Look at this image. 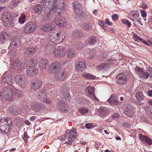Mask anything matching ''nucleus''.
<instances>
[{
    "label": "nucleus",
    "mask_w": 152,
    "mask_h": 152,
    "mask_svg": "<svg viewBox=\"0 0 152 152\" xmlns=\"http://www.w3.org/2000/svg\"><path fill=\"white\" fill-rule=\"evenodd\" d=\"M61 91L65 99L69 100L70 98V95L69 93V86L66 83L63 84L61 86Z\"/></svg>",
    "instance_id": "10"
},
{
    "label": "nucleus",
    "mask_w": 152,
    "mask_h": 152,
    "mask_svg": "<svg viewBox=\"0 0 152 152\" xmlns=\"http://www.w3.org/2000/svg\"><path fill=\"white\" fill-rule=\"evenodd\" d=\"M48 3L44 0L41 1V3L43 4L45 8L47 20H51L53 18H54L57 15H61V14L63 13L57 9L55 6H47V4L50 5Z\"/></svg>",
    "instance_id": "1"
},
{
    "label": "nucleus",
    "mask_w": 152,
    "mask_h": 152,
    "mask_svg": "<svg viewBox=\"0 0 152 152\" xmlns=\"http://www.w3.org/2000/svg\"><path fill=\"white\" fill-rule=\"evenodd\" d=\"M42 84V81L41 80L36 79L32 80L31 81V86L32 89L35 90L39 89Z\"/></svg>",
    "instance_id": "18"
},
{
    "label": "nucleus",
    "mask_w": 152,
    "mask_h": 152,
    "mask_svg": "<svg viewBox=\"0 0 152 152\" xmlns=\"http://www.w3.org/2000/svg\"><path fill=\"white\" fill-rule=\"evenodd\" d=\"M26 16L25 14H22L20 17L19 18L18 22L20 24H23L26 20Z\"/></svg>",
    "instance_id": "43"
},
{
    "label": "nucleus",
    "mask_w": 152,
    "mask_h": 152,
    "mask_svg": "<svg viewBox=\"0 0 152 152\" xmlns=\"http://www.w3.org/2000/svg\"><path fill=\"white\" fill-rule=\"evenodd\" d=\"M1 79L4 83L10 86L12 85L13 79L10 74L5 73L1 76Z\"/></svg>",
    "instance_id": "15"
},
{
    "label": "nucleus",
    "mask_w": 152,
    "mask_h": 152,
    "mask_svg": "<svg viewBox=\"0 0 152 152\" xmlns=\"http://www.w3.org/2000/svg\"><path fill=\"white\" fill-rule=\"evenodd\" d=\"M96 38L94 36H92L88 40V43L90 45H93L96 43Z\"/></svg>",
    "instance_id": "47"
},
{
    "label": "nucleus",
    "mask_w": 152,
    "mask_h": 152,
    "mask_svg": "<svg viewBox=\"0 0 152 152\" xmlns=\"http://www.w3.org/2000/svg\"><path fill=\"white\" fill-rule=\"evenodd\" d=\"M96 54V52L95 51V49H92L91 50L89 53V57L90 58H93L94 57Z\"/></svg>",
    "instance_id": "48"
},
{
    "label": "nucleus",
    "mask_w": 152,
    "mask_h": 152,
    "mask_svg": "<svg viewBox=\"0 0 152 152\" xmlns=\"http://www.w3.org/2000/svg\"><path fill=\"white\" fill-rule=\"evenodd\" d=\"M86 92L88 96L89 97L95 96L94 87H92L91 86H88L86 89Z\"/></svg>",
    "instance_id": "28"
},
{
    "label": "nucleus",
    "mask_w": 152,
    "mask_h": 152,
    "mask_svg": "<svg viewBox=\"0 0 152 152\" xmlns=\"http://www.w3.org/2000/svg\"><path fill=\"white\" fill-rule=\"evenodd\" d=\"M127 79L126 75L123 73H120L116 77L117 83L121 85H124L127 82Z\"/></svg>",
    "instance_id": "16"
},
{
    "label": "nucleus",
    "mask_w": 152,
    "mask_h": 152,
    "mask_svg": "<svg viewBox=\"0 0 152 152\" xmlns=\"http://www.w3.org/2000/svg\"><path fill=\"white\" fill-rule=\"evenodd\" d=\"M37 28V24L34 21L28 22L24 26L23 32L26 34L33 32Z\"/></svg>",
    "instance_id": "6"
},
{
    "label": "nucleus",
    "mask_w": 152,
    "mask_h": 152,
    "mask_svg": "<svg viewBox=\"0 0 152 152\" xmlns=\"http://www.w3.org/2000/svg\"><path fill=\"white\" fill-rule=\"evenodd\" d=\"M76 55V51L73 49L69 48L67 52V57L69 58L75 57Z\"/></svg>",
    "instance_id": "36"
},
{
    "label": "nucleus",
    "mask_w": 152,
    "mask_h": 152,
    "mask_svg": "<svg viewBox=\"0 0 152 152\" xmlns=\"http://www.w3.org/2000/svg\"><path fill=\"white\" fill-rule=\"evenodd\" d=\"M106 24H107L110 26H111L113 25V23L110 22L109 20L107 19H106L105 20Z\"/></svg>",
    "instance_id": "62"
},
{
    "label": "nucleus",
    "mask_w": 152,
    "mask_h": 152,
    "mask_svg": "<svg viewBox=\"0 0 152 152\" xmlns=\"http://www.w3.org/2000/svg\"><path fill=\"white\" fill-rule=\"evenodd\" d=\"M122 22L125 24H126L128 25V26L129 27L131 26V23L128 21V20H123L122 21Z\"/></svg>",
    "instance_id": "52"
},
{
    "label": "nucleus",
    "mask_w": 152,
    "mask_h": 152,
    "mask_svg": "<svg viewBox=\"0 0 152 152\" xmlns=\"http://www.w3.org/2000/svg\"><path fill=\"white\" fill-rule=\"evenodd\" d=\"M14 80L17 85L21 88H24L27 84V79L23 75L18 74L15 75Z\"/></svg>",
    "instance_id": "5"
},
{
    "label": "nucleus",
    "mask_w": 152,
    "mask_h": 152,
    "mask_svg": "<svg viewBox=\"0 0 152 152\" xmlns=\"http://www.w3.org/2000/svg\"><path fill=\"white\" fill-rule=\"evenodd\" d=\"M37 96L38 99L40 100L42 102L50 104H51L52 102L51 99L47 98L46 93L44 91H42L39 92Z\"/></svg>",
    "instance_id": "8"
},
{
    "label": "nucleus",
    "mask_w": 152,
    "mask_h": 152,
    "mask_svg": "<svg viewBox=\"0 0 152 152\" xmlns=\"http://www.w3.org/2000/svg\"><path fill=\"white\" fill-rule=\"evenodd\" d=\"M57 107L61 112H65L68 110L67 105L65 103H60L58 104Z\"/></svg>",
    "instance_id": "32"
},
{
    "label": "nucleus",
    "mask_w": 152,
    "mask_h": 152,
    "mask_svg": "<svg viewBox=\"0 0 152 152\" xmlns=\"http://www.w3.org/2000/svg\"><path fill=\"white\" fill-rule=\"evenodd\" d=\"M110 67V65L107 63H101L98 65L96 67V69L98 70H100L102 69L106 70Z\"/></svg>",
    "instance_id": "33"
},
{
    "label": "nucleus",
    "mask_w": 152,
    "mask_h": 152,
    "mask_svg": "<svg viewBox=\"0 0 152 152\" xmlns=\"http://www.w3.org/2000/svg\"><path fill=\"white\" fill-rule=\"evenodd\" d=\"M98 23L99 25L101 26L105 27L106 26L105 23L102 20L99 21Z\"/></svg>",
    "instance_id": "53"
},
{
    "label": "nucleus",
    "mask_w": 152,
    "mask_h": 152,
    "mask_svg": "<svg viewBox=\"0 0 152 152\" xmlns=\"http://www.w3.org/2000/svg\"><path fill=\"white\" fill-rule=\"evenodd\" d=\"M107 102L111 105H118L120 104V102L118 101L117 96L112 94Z\"/></svg>",
    "instance_id": "19"
},
{
    "label": "nucleus",
    "mask_w": 152,
    "mask_h": 152,
    "mask_svg": "<svg viewBox=\"0 0 152 152\" xmlns=\"http://www.w3.org/2000/svg\"><path fill=\"white\" fill-rule=\"evenodd\" d=\"M93 124L91 123H87L85 125V127L88 129H91L93 127Z\"/></svg>",
    "instance_id": "51"
},
{
    "label": "nucleus",
    "mask_w": 152,
    "mask_h": 152,
    "mask_svg": "<svg viewBox=\"0 0 152 152\" xmlns=\"http://www.w3.org/2000/svg\"><path fill=\"white\" fill-rule=\"evenodd\" d=\"M61 66L62 64L60 62L55 61L49 65L48 71L50 73H54L55 74L56 72L60 71Z\"/></svg>",
    "instance_id": "4"
},
{
    "label": "nucleus",
    "mask_w": 152,
    "mask_h": 152,
    "mask_svg": "<svg viewBox=\"0 0 152 152\" xmlns=\"http://www.w3.org/2000/svg\"><path fill=\"white\" fill-rule=\"evenodd\" d=\"M83 44L80 42H75L74 45V46L77 49L80 50L83 47Z\"/></svg>",
    "instance_id": "45"
},
{
    "label": "nucleus",
    "mask_w": 152,
    "mask_h": 152,
    "mask_svg": "<svg viewBox=\"0 0 152 152\" xmlns=\"http://www.w3.org/2000/svg\"><path fill=\"white\" fill-rule=\"evenodd\" d=\"M148 94L149 96L152 97V90L148 91Z\"/></svg>",
    "instance_id": "64"
},
{
    "label": "nucleus",
    "mask_w": 152,
    "mask_h": 152,
    "mask_svg": "<svg viewBox=\"0 0 152 152\" xmlns=\"http://www.w3.org/2000/svg\"><path fill=\"white\" fill-rule=\"evenodd\" d=\"M34 10L37 14L40 15L43 10L42 6L41 4H37L35 6Z\"/></svg>",
    "instance_id": "37"
},
{
    "label": "nucleus",
    "mask_w": 152,
    "mask_h": 152,
    "mask_svg": "<svg viewBox=\"0 0 152 152\" xmlns=\"http://www.w3.org/2000/svg\"><path fill=\"white\" fill-rule=\"evenodd\" d=\"M13 4L15 6H16L19 2V0H12Z\"/></svg>",
    "instance_id": "60"
},
{
    "label": "nucleus",
    "mask_w": 152,
    "mask_h": 152,
    "mask_svg": "<svg viewBox=\"0 0 152 152\" xmlns=\"http://www.w3.org/2000/svg\"><path fill=\"white\" fill-rule=\"evenodd\" d=\"M1 95L8 101H12L13 100V91L10 86L5 87L3 89Z\"/></svg>",
    "instance_id": "7"
},
{
    "label": "nucleus",
    "mask_w": 152,
    "mask_h": 152,
    "mask_svg": "<svg viewBox=\"0 0 152 152\" xmlns=\"http://www.w3.org/2000/svg\"><path fill=\"white\" fill-rule=\"evenodd\" d=\"M133 37V38L134 39L135 41L138 42L140 41L142 39L138 36L136 34H134Z\"/></svg>",
    "instance_id": "50"
},
{
    "label": "nucleus",
    "mask_w": 152,
    "mask_h": 152,
    "mask_svg": "<svg viewBox=\"0 0 152 152\" xmlns=\"http://www.w3.org/2000/svg\"><path fill=\"white\" fill-rule=\"evenodd\" d=\"M67 75L66 71H60L58 73L56 72L55 74V78L59 81H63L66 79Z\"/></svg>",
    "instance_id": "20"
},
{
    "label": "nucleus",
    "mask_w": 152,
    "mask_h": 152,
    "mask_svg": "<svg viewBox=\"0 0 152 152\" xmlns=\"http://www.w3.org/2000/svg\"><path fill=\"white\" fill-rule=\"evenodd\" d=\"M55 25L50 23L46 24L41 27L42 30L45 32H49L55 28Z\"/></svg>",
    "instance_id": "23"
},
{
    "label": "nucleus",
    "mask_w": 152,
    "mask_h": 152,
    "mask_svg": "<svg viewBox=\"0 0 152 152\" xmlns=\"http://www.w3.org/2000/svg\"><path fill=\"white\" fill-rule=\"evenodd\" d=\"M48 65V61L46 59L42 58L39 61V67L42 70L45 69Z\"/></svg>",
    "instance_id": "26"
},
{
    "label": "nucleus",
    "mask_w": 152,
    "mask_h": 152,
    "mask_svg": "<svg viewBox=\"0 0 152 152\" xmlns=\"http://www.w3.org/2000/svg\"><path fill=\"white\" fill-rule=\"evenodd\" d=\"M118 16L116 14H114L112 16V19L114 21H116L118 20Z\"/></svg>",
    "instance_id": "59"
},
{
    "label": "nucleus",
    "mask_w": 152,
    "mask_h": 152,
    "mask_svg": "<svg viewBox=\"0 0 152 152\" xmlns=\"http://www.w3.org/2000/svg\"><path fill=\"white\" fill-rule=\"evenodd\" d=\"M27 75L30 76H35L38 73V69L36 68H29L27 69L26 70Z\"/></svg>",
    "instance_id": "22"
},
{
    "label": "nucleus",
    "mask_w": 152,
    "mask_h": 152,
    "mask_svg": "<svg viewBox=\"0 0 152 152\" xmlns=\"http://www.w3.org/2000/svg\"><path fill=\"white\" fill-rule=\"evenodd\" d=\"M82 35V32L81 31H77L76 33V36L77 37H79L81 36Z\"/></svg>",
    "instance_id": "56"
},
{
    "label": "nucleus",
    "mask_w": 152,
    "mask_h": 152,
    "mask_svg": "<svg viewBox=\"0 0 152 152\" xmlns=\"http://www.w3.org/2000/svg\"><path fill=\"white\" fill-rule=\"evenodd\" d=\"M48 37L50 40L54 43H59L61 42L65 38V35L61 32L57 33H51L50 34Z\"/></svg>",
    "instance_id": "3"
},
{
    "label": "nucleus",
    "mask_w": 152,
    "mask_h": 152,
    "mask_svg": "<svg viewBox=\"0 0 152 152\" xmlns=\"http://www.w3.org/2000/svg\"><path fill=\"white\" fill-rule=\"evenodd\" d=\"M124 113L127 116L132 117L134 114L133 107L130 104H126L124 106Z\"/></svg>",
    "instance_id": "14"
},
{
    "label": "nucleus",
    "mask_w": 152,
    "mask_h": 152,
    "mask_svg": "<svg viewBox=\"0 0 152 152\" xmlns=\"http://www.w3.org/2000/svg\"><path fill=\"white\" fill-rule=\"evenodd\" d=\"M38 49L36 47H27L25 48L24 53L27 55H30L34 54Z\"/></svg>",
    "instance_id": "25"
},
{
    "label": "nucleus",
    "mask_w": 152,
    "mask_h": 152,
    "mask_svg": "<svg viewBox=\"0 0 152 152\" xmlns=\"http://www.w3.org/2000/svg\"><path fill=\"white\" fill-rule=\"evenodd\" d=\"M73 7L74 8V10L76 9H78L81 7V5L77 1H75L73 3Z\"/></svg>",
    "instance_id": "46"
},
{
    "label": "nucleus",
    "mask_w": 152,
    "mask_h": 152,
    "mask_svg": "<svg viewBox=\"0 0 152 152\" xmlns=\"http://www.w3.org/2000/svg\"><path fill=\"white\" fill-rule=\"evenodd\" d=\"M116 61V60L113 59H109L108 61L111 64H114L115 62Z\"/></svg>",
    "instance_id": "63"
},
{
    "label": "nucleus",
    "mask_w": 152,
    "mask_h": 152,
    "mask_svg": "<svg viewBox=\"0 0 152 152\" xmlns=\"http://www.w3.org/2000/svg\"><path fill=\"white\" fill-rule=\"evenodd\" d=\"M77 132L75 129L73 128L69 132L68 140L66 142V143L69 145L72 144L75 140L77 137Z\"/></svg>",
    "instance_id": "12"
},
{
    "label": "nucleus",
    "mask_w": 152,
    "mask_h": 152,
    "mask_svg": "<svg viewBox=\"0 0 152 152\" xmlns=\"http://www.w3.org/2000/svg\"><path fill=\"white\" fill-rule=\"evenodd\" d=\"M119 117L118 113H115L113 114L111 116V117L112 118H117Z\"/></svg>",
    "instance_id": "61"
},
{
    "label": "nucleus",
    "mask_w": 152,
    "mask_h": 152,
    "mask_svg": "<svg viewBox=\"0 0 152 152\" xmlns=\"http://www.w3.org/2000/svg\"><path fill=\"white\" fill-rule=\"evenodd\" d=\"M82 29L86 31L90 30L92 28V26L91 23L89 22L83 23L81 26Z\"/></svg>",
    "instance_id": "35"
},
{
    "label": "nucleus",
    "mask_w": 152,
    "mask_h": 152,
    "mask_svg": "<svg viewBox=\"0 0 152 152\" xmlns=\"http://www.w3.org/2000/svg\"><path fill=\"white\" fill-rule=\"evenodd\" d=\"M76 67L77 70L83 72L86 69V63L84 61L79 62L76 65Z\"/></svg>",
    "instance_id": "27"
},
{
    "label": "nucleus",
    "mask_w": 152,
    "mask_h": 152,
    "mask_svg": "<svg viewBox=\"0 0 152 152\" xmlns=\"http://www.w3.org/2000/svg\"><path fill=\"white\" fill-rule=\"evenodd\" d=\"M135 97L137 100L141 101L143 99V95L142 93L139 91L137 92V93L135 95Z\"/></svg>",
    "instance_id": "44"
},
{
    "label": "nucleus",
    "mask_w": 152,
    "mask_h": 152,
    "mask_svg": "<svg viewBox=\"0 0 152 152\" xmlns=\"http://www.w3.org/2000/svg\"><path fill=\"white\" fill-rule=\"evenodd\" d=\"M12 125V122L10 119L6 118L0 120V130L3 133H8L10 130V127Z\"/></svg>",
    "instance_id": "2"
},
{
    "label": "nucleus",
    "mask_w": 152,
    "mask_h": 152,
    "mask_svg": "<svg viewBox=\"0 0 152 152\" xmlns=\"http://www.w3.org/2000/svg\"><path fill=\"white\" fill-rule=\"evenodd\" d=\"M31 109L36 112H39L40 110H45V106L43 104L38 102L33 103L31 104Z\"/></svg>",
    "instance_id": "13"
},
{
    "label": "nucleus",
    "mask_w": 152,
    "mask_h": 152,
    "mask_svg": "<svg viewBox=\"0 0 152 152\" xmlns=\"http://www.w3.org/2000/svg\"><path fill=\"white\" fill-rule=\"evenodd\" d=\"M141 14L143 18L146 17L147 13L144 10H141Z\"/></svg>",
    "instance_id": "58"
},
{
    "label": "nucleus",
    "mask_w": 152,
    "mask_h": 152,
    "mask_svg": "<svg viewBox=\"0 0 152 152\" xmlns=\"http://www.w3.org/2000/svg\"><path fill=\"white\" fill-rule=\"evenodd\" d=\"M7 37V34L5 32H3L0 34V42H3Z\"/></svg>",
    "instance_id": "42"
},
{
    "label": "nucleus",
    "mask_w": 152,
    "mask_h": 152,
    "mask_svg": "<svg viewBox=\"0 0 152 152\" xmlns=\"http://www.w3.org/2000/svg\"><path fill=\"white\" fill-rule=\"evenodd\" d=\"M2 14V20L4 22L11 19L12 17L11 14L8 12H3Z\"/></svg>",
    "instance_id": "34"
},
{
    "label": "nucleus",
    "mask_w": 152,
    "mask_h": 152,
    "mask_svg": "<svg viewBox=\"0 0 152 152\" xmlns=\"http://www.w3.org/2000/svg\"><path fill=\"white\" fill-rule=\"evenodd\" d=\"M19 43V40L18 39H15L12 42L11 44L10 45V47L13 48H16L18 46V45Z\"/></svg>",
    "instance_id": "41"
},
{
    "label": "nucleus",
    "mask_w": 152,
    "mask_h": 152,
    "mask_svg": "<svg viewBox=\"0 0 152 152\" xmlns=\"http://www.w3.org/2000/svg\"><path fill=\"white\" fill-rule=\"evenodd\" d=\"M82 75L84 78L87 79H94L96 78L95 76L86 72L83 73L82 74Z\"/></svg>",
    "instance_id": "40"
},
{
    "label": "nucleus",
    "mask_w": 152,
    "mask_h": 152,
    "mask_svg": "<svg viewBox=\"0 0 152 152\" xmlns=\"http://www.w3.org/2000/svg\"><path fill=\"white\" fill-rule=\"evenodd\" d=\"M8 110L10 113L15 115H17L19 114L17 108H14L12 106L10 107L8 109Z\"/></svg>",
    "instance_id": "38"
},
{
    "label": "nucleus",
    "mask_w": 152,
    "mask_h": 152,
    "mask_svg": "<svg viewBox=\"0 0 152 152\" xmlns=\"http://www.w3.org/2000/svg\"><path fill=\"white\" fill-rule=\"evenodd\" d=\"M66 136L65 135V134H64L63 135L59 137H58V139L59 140H60L62 141L66 139Z\"/></svg>",
    "instance_id": "57"
},
{
    "label": "nucleus",
    "mask_w": 152,
    "mask_h": 152,
    "mask_svg": "<svg viewBox=\"0 0 152 152\" xmlns=\"http://www.w3.org/2000/svg\"><path fill=\"white\" fill-rule=\"evenodd\" d=\"M135 71L139 76L142 79H147L149 75L148 72L144 71L142 68L136 67L135 69Z\"/></svg>",
    "instance_id": "17"
},
{
    "label": "nucleus",
    "mask_w": 152,
    "mask_h": 152,
    "mask_svg": "<svg viewBox=\"0 0 152 152\" xmlns=\"http://www.w3.org/2000/svg\"><path fill=\"white\" fill-rule=\"evenodd\" d=\"M28 137H29L26 133L25 132L24 134V137H23V138L24 142H27Z\"/></svg>",
    "instance_id": "55"
},
{
    "label": "nucleus",
    "mask_w": 152,
    "mask_h": 152,
    "mask_svg": "<svg viewBox=\"0 0 152 152\" xmlns=\"http://www.w3.org/2000/svg\"><path fill=\"white\" fill-rule=\"evenodd\" d=\"M55 48V47L52 45H48L45 48V53L48 55H51L53 53L54 54Z\"/></svg>",
    "instance_id": "24"
},
{
    "label": "nucleus",
    "mask_w": 152,
    "mask_h": 152,
    "mask_svg": "<svg viewBox=\"0 0 152 152\" xmlns=\"http://www.w3.org/2000/svg\"><path fill=\"white\" fill-rule=\"evenodd\" d=\"M11 64L12 68L14 70L20 73V70H22L24 69L23 64L21 62L18 61L12 62Z\"/></svg>",
    "instance_id": "21"
},
{
    "label": "nucleus",
    "mask_w": 152,
    "mask_h": 152,
    "mask_svg": "<svg viewBox=\"0 0 152 152\" xmlns=\"http://www.w3.org/2000/svg\"><path fill=\"white\" fill-rule=\"evenodd\" d=\"M129 18L132 20H136L139 16V14L137 11L132 10L129 14Z\"/></svg>",
    "instance_id": "30"
},
{
    "label": "nucleus",
    "mask_w": 152,
    "mask_h": 152,
    "mask_svg": "<svg viewBox=\"0 0 152 152\" xmlns=\"http://www.w3.org/2000/svg\"><path fill=\"white\" fill-rule=\"evenodd\" d=\"M15 95L18 97H20L22 96V94L21 91L17 90L15 92Z\"/></svg>",
    "instance_id": "54"
},
{
    "label": "nucleus",
    "mask_w": 152,
    "mask_h": 152,
    "mask_svg": "<svg viewBox=\"0 0 152 152\" xmlns=\"http://www.w3.org/2000/svg\"><path fill=\"white\" fill-rule=\"evenodd\" d=\"M66 52V49L63 47L58 46L55 48L54 55L56 57H61L65 55Z\"/></svg>",
    "instance_id": "9"
},
{
    "label": "nucleus",
    "mask_w": 152,
    "mask_h": 152,
    "mask_svg": "<svg viewBox=\"0 0 152 152\" xmlns=\"http://www.w3.org/2000/svg\"><path fill=\"white\" fill-rule=\"evenodd\" d=\"M139 138L142 142H146L148 145H150L151 144V140L147 136L140 134L139 135Z\"/></svg>",
    "instance_id": "29"
},
{
    "label": "nucleus",
    "mask_w": 152,
    "mask_h": 152,
    "mask_svg": "<svg viewBox=\"0 0 152 152\" xmlns=\"http://www.w3.org/2000/svg\"><path fill=\"white\" fill-rule=\"evenodd\" d=\"M79 110L80 113L83 114L87 113L88 111V109L85 107L80 108H79Z\"/></svg>",
    "instance_id": "49"
},
{
    "label": "nucleus",
    "mask_w": 152,
    "mask_h": 152,
    "mask_svg": "<svg viewBox=\"0 0 152 152\" xmlns=\"http://www.w3.org/2000/svg\"><path fill=\"white\" fill-rule=\"evenodd\" d=\"M100 116L102 118L104 117L108 114L107 109L105 107H100L99 109Z\"/></svg>",
    "instance_id": "31"
},
{
    "label": "nucleus",
    "mask_w": 152,
    "mask_h": 152,
    "mask_svg": "<svg viewBox=\"0 0 152 152\" xmlns=\"http://www.w3.org/2000/svg\"><path fill=\"white\" fill-rule=\"evenodd\" d=\"M75 13L76 15L79 18H80L83 16L84 12L82 8L76 9L74 10Z\"/></svg>",
    "instance_id": "39"
},
{
    "label": "nucleus",
    "mask_w": 152,
    "mask_h": 152,
    "mask_svg": "<svg viewBox=\"0 0 152 152\" xmlns=\"http://www.w3.org/2000/svg\"><path fill=\"white\" fill-rule=\"evenodd\" d=\"M62 14H61V15H57L54 18V21L56 24L60 27H62L65 25L66 23V19L61 15Z\"/></svg>",
    "instance_id": "11"
}]
</instances>
